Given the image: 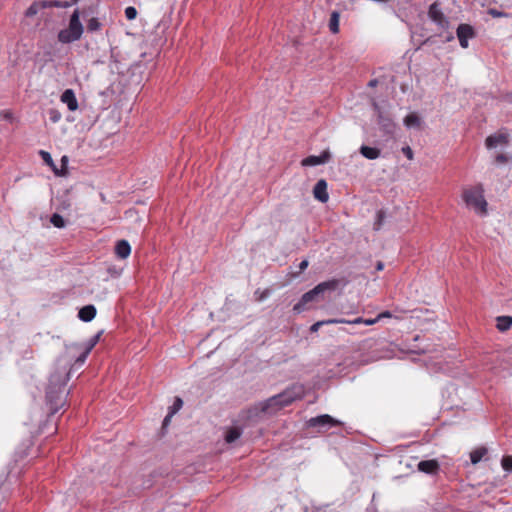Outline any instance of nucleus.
<instances>
[{
  "mask_svg": "<svg viewBox=\"0 0 512 512\" xmlns=\"http://www.w3.org/2000/svg\"><path fill=\"white\" fill-rule=\"evenodd\" d=\"M77 1H78V0H74V1L71 3V5H72V4H74V3H76Z\"/></svg>",
  "mask_w": 512,
  "mask_h": 512,
  "instance_id": "obj_45",
  "label": "nucleus"
},
{
  "mask_svg": "<svg viewBox=\"0 0 512 512\" xmlns=\"http://www.w3.org/2000/svg\"><path fill=\"white\" fill-rule=\"evenodd\" d=\"M84 32V27L80 21V11L75 9L70 16L68 27L58 33V41L62 44H69L78 41Z\"/></svg>",
  "mask_w": 512,
  "mask_h": 512,
  "instance_id": "obj_3",
  "label": "nucleus"
},
{
  "mask_svg": "<svg viewBox=\"0 0 512 512\" xmlns=\"http://www.w3.org/2000/svg\"><path fill=\"white\" fill-rule=\"evenodd\" d=\"M418 469L426 474H434L439 469V464L436 460H423L418 463Z\"/></svg>",
  "mask_w": 512,
  "mask_h": 512,
  "instance_id": "obj_13",
  "label": "nucleus"
},
{
  "mask_svg": "<svg viewBox=\"0 0 512 512\" xmlns=\"http://www.w3.org/2000/svg\"><path fill=\"white\" fill-rule=\"evenodd\" d=\"M308 260H303L300 262L299 264V271H298V274L303 272L307 267H308Z\"/></svg>",
  "mask_w": 512,
  "mask_h": 512,
  "instance_id": "obj_38",
  "label": "nucleus"
},
{
  "mask_svg": "<svg viewBox=\"0 0 512 512\" xmlns=\"http://www.w3.org/2000/svg\"><path fill=\"white\" fill-rule=\"evenodd\" d=\"M304 387L300 384L293 385L275 396L266 400L261 407L262 412L272 414L277 410L290 405L293 401L302 398Z\"/></svg>",
  "mask_w": 512,
  "mask_h": 512,
  "instance_id": "obj_2",
  "label": "nucleus"
},
{
  "mask_svg": "<svg viewBox=\"0 0 512 512\" xmlns=\"http://www.w3.org/2000/svg\"><path fill=\"white\" fill-rule=\"evenodd\" d=\"M335 288L334 282H322L315 286L312 290L303 294L298 303H296L293 307V311L296 313H301L309 308V304L317 301V298L320 294L324 293L326 290H332Z\"/></svg>",
  "mask_w": 512,
  "mask_h": 512,
  "instance_id": "obj_5",
  "label": "nucleus"
},
{
  "mask_svg": "<svg viewBox=\"0 0 512 512\" xmlns=\"http://www.w3.org/2000/svg\"><path fill=\"white\" fill-rule=\"evenodd\" d=\"M385 218H386V215H385V212L383 210H379L376 214V219H375V222H374V229L375 230H380L384 221H385Z\"/></svg>",
  "mask_w": 512,
  "mask_h": 512,
  "instance_id": "obj_26",
  "label": "nucleus"
},
{
  "mask_svg": "<svg viewBox=\"0 0 512 512\" xmlns=\"http://www.w3.org/2000/svg\"><path fill=\"white\" fill-rule=\"evenodd\" d=\"M39 154L42 158V160L49 166H53L54 165V162H53V159H52V156L49 152L47 151H44V150H40L39 151Z\"/></svg>",
  "mask_w": 512,
  "mask_h": 512,
  "instance_id": "obj_28",
  "label": "nucleus"
},
{
  "mask_svg": "<svg viewBox=\"0 0 512 512\" xmlns=\"http://www.w3.org/2000/svg\"><path fill=\"white\" fill-rule=\"evenodd\" d=\"M402 152L409 160L413 159V151L409 146L403 147Z\"/></svg>",
  "mask_w": 512,
  "mask_h": 512,
  "instance_id": "obj_36",
  "label": "nucleus"
},
{
  "mask_svg": "<svg viewBox=\"0 0 512 512\" xmlns=\"http://www.w3.org/2000/svg\"><path fill=\"white\" fill-rule=\"evenodd\" d=\"M328 159H329V154L327 152H324L320 156L311 155V156L304 158L302 160L301 164H302V166H305V167L318 166V165L325 164L326 162H328Z\"/></svg>",
  "mask_w": 512,
  "mask_h": 512,
  "instance_id": "obj_11",
  "label": "nucleus"
},
{
  "mask_svg": "<svg viewBox=\"0 0 512 512\" xmlns=\"http://www.w3.org/2000/svg\"><path fill=\"white\" fill-rule=\"evenodd\" d=\"M50 222L51 224L54 226V227H57V228H63L65 227V220L64 218L58 214V213H54L51 218H50Z\"/></svg>",
  "mask_w": 512,
  "mask_h": 512,
  "instance_id": "obj_24",
  "label": "nucleus"
},
{
  "mask_svg": "<svg viewBox=\"0 0 512 512\" xmlns=\"http://www.w3.org/2000/svg\"><path fill=\"white\" fill-rule=\"evenodd\" d=\"M404 125L409 129H418L421 126V118L416 113L412 112L404 118Z\"/></svg>",
  "mask_w": 512,
  "mask_h": 512,
  "instance_id": "obj_18",
  "label": "nucleus"
},
{
  "mask_svg": "<svg viewBox=\"0 0 512 512\" xmlns=\"http://www.w3.org/2000/svg\"><path fill=\"white\" fill-rule=\"evenodd\" d=\"M60 100L67 105L69 111H76L78 109V101L72 89H66L62 93Z\"/></svg>",
  "mask_w": 512,
  "mask_h": 512,
  "instance_id": "obj_10",
  "label": "nucleus"
},
{
  "mask_svg": "<svg viewBox=\"0 0 512 512\" xmlns=\"http://www.w3.org/2000/svg\"><path fill=\"white\" fill-rule=\"evenodd\" d=\"M360 153L363 157H365L369 160H375L380 156L381 151H380V149H378L376 147L362 145L360 147Z\"/></svg>",
  "mask_w": 512,
  "mask_h": 512,
  "instance_id": "obj_17",
  "label": "nucleus"
},
{
  "mask_svg": "<svg viewBox=\"0 0 512 512\" xmlns=\"http://www.w3.org/2000/svg\"><path fill=\"white\" fill-rule=\"evenodd\" d=\"M49 115L50 120L54 123L58 122L61 119V114L57 110H51Z\"/></svg>",
  "mask_w": 512,
  "mask_h": 512,
  "instance_id": "obj_32",
  "label": "nucleus"
},
{
  "mask_svg": "<svg viewBox=\"0 0 512 512\" xmlns=\"http://www.w3.org/2000/svg\"><path fill=\"white\" fill-rule=\"evenodd\" d=\"M497 324L496 327L499 331H506L512 326V317L511 316H499L496 319Z\"/></svg>",
  "mask_w": 512,
  "mask_h": 512,
  "instance_id": "obj_19",
  "label": "nucleus"
},
{
  "mask_svg": "<svg viewBox=\"0 0 512 512\" xmlns=\"http://www.w3.org/2000/svg\"><path fill=\"white\" fill-rule=\"evenodd\" d=\"M173 417V414H171L170 412H168V414L165 416L164 420H163V427H166L168 426L169 422L171 421V418Z\"/></svg>",
  "mask_w": 512,
  "mask_h": 512,
  "instance_id": "obj_40",
  "label": "nucleus"
},
{
  "mask_svg": "<svg viewBox=\"0 0 512 512\" xmlns=\"http://www.w3.org/2000/svg\"><path fill=\"white\" fill-rule=\"evenodd\" d=\"M125 16L128 20H134L137 16V10L135 7L129 6L125 9Z\"/></svg>",
  "mask_w": 512,
  "mask_h": 512,
  "instance_id": "obj_29",
  "label": "nucleus"
},
{
  "mask_svg": "<svg viewBox=\"0 0 512 512\" xmlns=\"http://www.w3.org/2000/svg\"><path fill=\"white\" fill-rule=\"evenodd\" d=\"M428 16L440 28L447 29L449 27V20L441 11L437 3H433L430 5L428 10Z\"/></svg>",
  "mask_w": 512,
  "mask_h": 512,
  "instance_id": "obj_7",
  "label": "nucleus"
},
{
  "mask_svg": "<svg viewBox=\"0 0 512 512\" xmlns=\"http://www.w3.org/2000/svg\"><path fill=\"white\" fill-rule=\"evenodd\" d=\"M380 118H381L380 123L383 125L384 129L387 132H391L393 129V124L390 123V121L388 119H383L382 117H380Z\"/></svg>",
  "mask_w": 512,
  "mask_h": 512,
  "instance_id": "obj_33",
  "label": "nucleus"
},
{
  "mask_svg": "<svg viewBox=\"0 0 512 512\" xmlns=\"http://www.w3.org/2000/svg\"><path fill=\"white\" fill-rule=\"evenodd\" d=\"M384 317H391V313L389 311L382 312L378 315L379 320Z\"/></svg>",
  "mask_w": 512,
  "mask_h": 512,
  "instance_id": "obj_41",
  "label": "nucleus"
},
{
  "mask_svg": "<svg viewBox=\"0 0 512 512\" xmlns=\"http://www.w3.org/2000/svg\"><path fill=\"white\" fill-rule=\"evenodd\" d=\"M340 422L328 414L310 418L307 421L308 427H317L319 432H324L332 426L339 425Z\"/></svg>",
  "mask_w": 512,
  "mask_h": 512,
  "instance_id": "obj_6",
  "label": "nucleus"
},
{
  "mask_svg": "<svg viewBox=\"0 0 512 512\" xmlns=\"http://www.w3.org/2000/svg\"><path fill=\"white\" fill-rule=\"evenodd\" d=\"M495 161L499 164H504L509 161V157L506 154L501 153L496 156Z\"/></svg>",
  "mask_w": 512,
  "mask_h": 512,
  "instance_id": "obj_34",
  "label": "nucleus"
},
{
  "mask_svg": "<svg viewBox=\"0 0 512 512\" xmlns=\"http://www.w3.org/2000/svg\"><path fill=\"white\" fill-rule=\"evenodd\" d=\"M100 335L93 336L84 351L79 356L75 353L80 350L78 344L66 345V353L69 355L61 356L57 361V368L51 373L46 390V400L52 414H55L64 405L66 397V384L70 378V371H67L68 366L75 359V363L83 364L99 340Z\"/></svg>",
  "mask_w": 512,
  "mask_h": 512,
  "instance_id": "obj_1",
  "label": "nucleus"
},
{
  "mask_svg": "<svg viewBox=\"0 0 512 512\" xmlns=\"http://www.w3.org/2000/svg\"><path fill=\"white\" fill-rule=\"evenodd\" d=\"M343 320V318H341ZM364 321L363 318L361 317H357L355 319H352V320H347V319H344V322H340L339 324H362Z\"/></svg>",
  "mask_w": 512,
  "mask_h": 512,
  "instance_id": "obj_31",
  "label": "nucleus"
},
{
  "mask_svg": "<svg viewBox=\"0 0 512 512\" xmlns=\"http://www.w3.org/2000/svg\"><path fill=\"white\" fill-rule=\"evenodd\" d=\"M456 33L462 48H467L468 40L475 36L473 28L468 24H460Z\"/></svg>",
  "mask_w": 512,
  "mask_h": 512,
  "instance_id": "obj_8",
  "label": "nucleus"
},
{
  "mask_svg": "<svg viewBox=\"0 0 512 512\" xmlns=\"http://www.w3.org/2000/svg\"><path fill=\"white\" fill-rule=\"evenodd\" d=\"M183 406V401L180 397H176L173 405L169 408L171 414H176Z\"/></svg>",
  "mask_w": 512,
  "mask_h": 512,
  "instance_id": "obj_27",
  "label": "nucleus"
},
{
  "mask_svg": "<svg viewBox=\"0 0 512 512\" xmlns=\"http://www.w3.org/2000/svg\"><path fill=\"white\" fill-rule=\"evenodd\" d=\"M101 26H102V24L100 23L99 19L95 18V17L89 19L87 22V29L90 32H95V31L100 30Z\"/></svg>",
  "mask_w": 512,
  "mask_h": 512,
  "instance_id": "obj_25",
  "label": "nucleus"
},
{
  "mask_svg": "<svg viewBox=\"0 0 512 512\" xmlns=\"http://www.w3.org/2000/svg\"><path fill=\"white\" fill-rule=\"evenodd\" d=\"M96 315V308L93 305H87L79 310L78 316L84 322H89L94 319Z\"/></svg>",
  "mask_w": 512,
  "mask_h": 512,
  "instance_id": "obj_15",
  "label": "nucleus"
},
{
  "mask_svg": "<svg viewBox=\"0 0 512 512\" xmlns=\"http://www.w3.org/2000/svg\"><path fill=\"white\" fill-rule=\"evenodd\" d=\"M502 466L505 471L511 472L512 471V459L503 458Z\"/></svg>",
  "mask_w": 512,
  "mask_h": 512,
  "instance_id": "obj_30",
  "label": "nucleus"
},
{
  "mask_svg": "<svg viewBox=\"0 0 512 512\" xmlns=\"http://www.w3.org/2000/svg\"><path fill=\"white\" fill-rule=\"evenodd\" d=\"M313 195L318 201L325 203L329 199L327 192V182L324 179H320L316 182L313 188Z\"/></svg>",
  "mask_w": 512,
  "mask_h": 512,
  "instance_id": "obj_9",
  "label": "nucleus"
},
{
  "mask_svg": "<svg viewBox=\"0 0 512 512\" xmlns=\"http://www.w3.org/2000/svg\"><path fill=\"white\" fill-rule=\"evenodd\" d=\"M339 20H340V13L338 11H333L330 15L329 19V29L333 34H336L339 32Z\"/></svg>",
  "mask_w": 512,
  "mask_h": 512,
  "instance_id": "obj_20",
  "label": "nucleus"
},
{
  "mask_svg": "<svg viewBox=\"0 0 512 512\" xmlns=\"http://www.w3.org/2000/svg\"><path fill=\"white\" fill-rule=\"evenodd\" d=\"M2 119L10 120L11 119V115L9 113H3L2 112Z\"/></svg>",
  "mask_w": 512,
  "mask_h": 512,
  "instance_id": "obj_43",
  "label": "nucleus"
},
{
  "mask_svg": "<svg viewBox=\"0 0 512 512\" xmlns=\"http://www.w3.org/2000/svg\"><path fill=\"white\" fill-rule=\"evenodd\" d=\"M376 85H377V80H375V79H374V80H371V81L369 82V86H370V87H374V86H376Z\"/></svg>",
  "mask_w": 512,
  "mask_h": 512,
  "instance_id": "obj_44",
  "label": "nucleus"
},
{
  "mask_svg": "<svg viewBox=\"0 0 512 512\" xmlns=\"http://www.w3.org/2000/svg\"><path fill=\"white\" fill-rule=\"evenodd\" d=\"M340 322H344L342 319H328V320H322L317 321L310 327V331L312 333L317 332L323 325H330V324H339Z\"/></svg>",
  "mask_w": 512,
  "mask_h": 512,
  "instance_id": "obj_22",
  "label": "nucleus"
},
{
  "mask_svg": "<svg viewBox=\"0 0 512 512\" xmlns=\"http://www.w3.org/2000/svg\"><path fill=\"white\" fill-rule=\"evenodd\" d=\"M241 435V432L237 428H231L227 431L225 440L227 443H233L236 441Z\"/></svg>",
  "mask_w": 512,
  "mask_h": 512,
  "instance_id": "obj_23",
  "label": "nucleus"
},
{
  "mask_svg": "<svg viewBox=\"0 0 512 512\" xmlns=\"http://www.w3.org/2000/svg\"><path fill=\"white\" fill-rule=\"evenodd\" d=\"M462 197L466 205L477 214L483 216L487 213V202L484 198L481 186L465 189Z\"/></svg>",
  "mask_w": 512,
  "mask_h": 512,
  "instance_id": "obj_4",
  "label": "nucleus"
},
{
  "mask_svg": "<svg viewBox=\"0 0 512 512\" xmlns=\"http://www.w3.org/2000/svg\"><path fill=\"white\" fill-rule=\"evenodd\" d=\"M115 253L121 259L127 258L131 253V246L129 242L126 240H119L115 246Z\"/></svg>",
  "mask_w": 512,
  "mask_h": 512,
  "instance_id": "obj_14",
  "label": "nucleus"
},
{
  "mask_svg": "<svg viewBox=\"0 0 512 512\" xmlns=\"http://www.w3.org/2000/svg\"><path fill=\"white\" fill-rule=\"evenodd\" d=\"M489 14L494 18H499L505 15L503 12L498 11L496 9H490Z\"/></svg>",
  "mask_w": 512,
  "mask_h": 512,
  "instance_id": "obj_37",
  "label": "nucleus"
},
{
  "mask_svg": "<svg viewBox=\"0 0 512 512\" xmlns=\"http://www.w3.org/2000/svg\"><path fill=\"white\" fill-rule=\"evenodd\" d=\"M50 1H36L30 5V7L26 10V16L32 17L35 16L40 10L47 8L51 5Z\"/></svg>",
  "mask_w": 512,
  "mask_h": 512,
  "instance_id": "obj_16",
  "label": "nucleus"
},
{
  "mask_svg": "<svg viewBox=\"0 0 512 512\" xmlns=\"http://www.w3.org/2000/svg\"><path fill=\"white\" fill-rule=\"evenodd\" d=\"M51 5L49 7H59V8H66L71 5L69 2H61V1H51Z\"/></svg>",
  "mask_w": 512,
  "mask_h": 512,
  "instance_id": "obj_35",
  "label": "nucleus"
},
{
  "mask_svg": "<svg viewBox=\"0 0 512 512\" xmlns=\"http://www.w3.org/2000/svg\"><path fill=\"white\" fill-rule=\"evenodd\" d=\"M378 321H379V318L377 316L376 318H373V319H364L363 324L370 326V325H374Z\"/></svg>",
  "mask_w": 512,
  "mask_h": 512,
  "instance_id": "obj_39",
  "label": "nucleus"
},
{
  "mask_svg": "<svg viewBox=\"0 0 512 512\" xmlns=\"http://www.w3.org/2000/svg\"><path fill=\"white\" fill-rule=\"evenodd\" d=\"M383 269H384V264H383V262L378 261V262H377V264H376V270H377V271H381V270H383Z\"/></svg>",
  "mask_w": 512,
  "mask_h": 512,
  "instance_id": "obj_42",
  "label": "nucleus"
},
{
  "mask_svg": "<svg viewBox=\"0 0 512 512\" xmlns=\"http://www.w3.org/2000/svg\"><path fill=\"white\" fill-rule=\"evenodd\" d=\"M487 449L485 447L477 448L470 453V460L472 464L479 463L486 455Z\"/></svg>",
  "mask_w": 512,
  "mask_h": 512,
  "instance_id": "obj_21",
  "label": "nucleus"
},
{
  "mask_svg": "<svg viewBox=\"0 0 512 512\" xmlns=\"http://www.w3.org/2000/svg\"><path fill=\"white\" fill-rule=\"evenodd\" d=\"M508 143V137L505 134H494L487 137L485 144L488 149L496 148L499 145H506Z\"/></svg>",
  "mask_w": 512,
  "mask_h": 512,
  "instance_id": "obj_12",
  "label": "nucleus"
}]
</instances>
